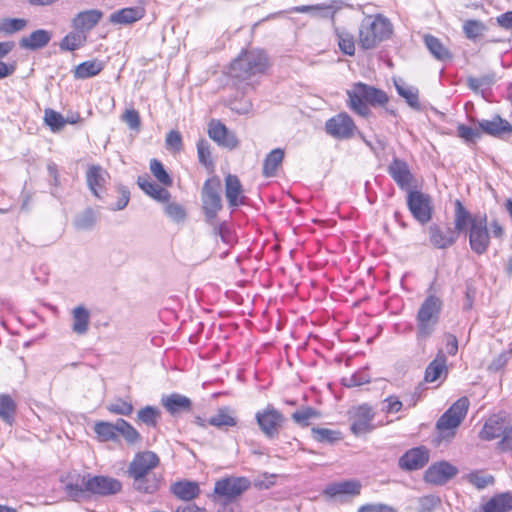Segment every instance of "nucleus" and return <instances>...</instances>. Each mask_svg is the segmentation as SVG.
Returning a JSON list of instances; mask_svg holds the SVG:
<instances>
[{
	"label": "nucleus",
	"mask_w": 512,
	"mask_h": 512,
	"mask_svg": "<svg viewBox=\"0 0 512 512\" xmlns=\"http://www.w3.org/2000/svg\"><path fill=\"white\" fill-rule=\"evenodd\" d=\"M358 512H396V510L386 504L375 503V504H367L362 506Z\"/></svg>",
	"instance_id": "nucleus-60"
},
{
	"label": "nucleus",
	"mask_w": 512,
	"mask_h": 512,
	"mask_svg": "<svg viewBox=\"0 0 512 512\" xmlns=\"http://www.w3.org/2000/svg\"><path fill=\"white\" fill-rule=\"evenodd\" d=\"M52 35L49 31L38 29L30 33L28 36L20 39V46L27 50H38L45 47L51 40Z\"/></svg>",
	"instance_id": "nucleus-29"
},
{
	"label": "nucleus",
	"mask_w": 512,
	"mask_h": 512,
	"mask_svg": "<svg viewBox=\"0 0 512 512\" xmlns=\"http://www.w3.org/2000/svg\"><path fill=\"white\" fill-rule=\"evenodd\" d=\"M505 434H511V430L507 431L504 428V421L502 418L493 416L485 422L483 428L479 432V437L482 440L491 441L500 436H502L503 439Z\"/></svg>",
	"instance_id": "nucleus-27"
},
{
	"label": "nucleus",
	"mask_w": 512,
	"mask_h": 512,
	"mask_svg": "<svg viewBox=\"0 0 512 512\" xmlns=\"http://www.w3.org/2000/svg\"><path fill=\"white\" fill-rule=\"evenodd\" d=\"M338 39V45L341 51L347 55L352 56L355 53V44L353 36L347 32L335 28Z\"/></svg>",
	"instance_id": "nucleus-45"
},
{
	"label": "nucleus",
	"mask_w": 512,
	"mask_h": 512,
	"mask_svg": "<svg viewBox=\"0 0 512 512\" xmlns=\"http://www.w3.org/2000/svg\"><path fill=\"white\" fill-rule=\"evenodd\" d=\"M127 431L128 423L124 419H118L115 424L105 421H97L94 424V432L101 442L116 440L120 435H125Z\"/></svg>",
	"instance_id": "nucleus-16"
},
{
	"label": "nucleus",
	"mask_w": 512,
	"mask_h": 512,
	"mask_svg": "<svg viewBox=\"0 0 512 512\" xmlns=\"http://www.w3.org/2000/svg\"><path fill=\"white\" fill-rule=\"evenodd\" d=\"M361 484L356 480L343 481L333 483L327 486L324 494L329 497H336L340 495H358L360 493Z\"/></svg>",
	"instance_id": "nucleus-32"
},
{
	"label": "nucleus",
	"mask_w": 512,
	"mask_h": 512,
	"mask_svg": "<svg viewBox=\"0 0 512 512\" xmlns=\"http://www.w3.org/2000/svg\"><path fill=\"white\" fill-rule=\"evenodd\" d=\"M255 420L261 432L267 438H274L282 428L285 417L273 405L269 404L264 409L256 412Z\"/></svg>",
	"instance_id": "nucleus-8"
},
{
	"label": "nucleus",
	"mask_w": 512,
	"mask_h": 512,
	"mask_svg": "<svg viewBox=\"0 0 512 512\" xmlns=\"http://www.w3.org/2000/svg\"><path fill=\"white\" fill-rule=\"evenodd\" d=\"M161 403L172 415H175L184 410H189L191 407L190 399L180 394H171L169 396H165L162 398Z\"/></svg>",
	"instance_id": "nucleus-34"
},
{
	"label": "nucleus",
	"mask_w": 512,
	"mask_h": 512,
	"mask_svg": "<svg viewBox=\"0 0 512 512\" xmlns=\"http://www.w3.org/2000/svg\"><path fill=\"white\" fill-rule=\"evenodd\" d=\"M388 172L401 189L408 192L411 190L414 177L405 161L394 159L389 165Z\"/></svg>",
	"instance_id": "nucleus-19"
},
{
	"label": "nucleus",
	"mask_w": 512,
	"mask_h": 512,
	"mask_svg": "<svg viewBox=\"0 0 512 512\" xmlns=\"http://www.w3.org/2000/svg\"><path fill=\"white\" fill-rule=\"evenodd\" d=\"M17 412V403L9 394H0V419L8 424L13 425Z\"/></svg>",
	"instance_id": "nucleus-36"
},
{
	"label": "nucleus",
	"mask_w": 512,
	"mask_h": 512,
	"mask_svg": "<svg viewBox=\"0 0 512 512\" xmlns=\"http://www.w3.org/2000/svg\"><path fill=\"white\" fill-rule=\"evenodd\" d=\"M458 230L456 228L446 227L442 229L437 225L429 227L430 241L438 249H445L453 245L458 239Z\"/></svg>",
	"instance_id": "nucleus-21"
},
{
	"label": "nucleus",
	"mask_w": 512,
	"mask_h": 512,
	"mask_svg": "<svg viewBox=\"0 0 512 512\" xmlns=\"http://www.w3.org/2000/svg\"><path fill=\"white\" fill-rule=\"evenodd\" d=\"M108 178V172L100 165L88 166L86 171V182L90 191L96 197L100 198L101 193L104 192Z\"/></svg>",
	"instance_id": "nucleus-20"
},
{
	"label": "nucleus",
	"mask_w": 512,
	"mask_h": 512,
	"mask_svg": "<svg viewBox=\"0 0 512 512\" xmlns=\"http://www.w3.org/2000/svg\"><path fill=\"white\" fill-rule=\"evenodd\" d=\"M250 487V481L245 477H227L215 483L214 492L225 502H231L240 497Z\"/></svg>",
	"instance_id": "nucleus-10"
},
{
	"label": "nucleus",
	"mask_w": 512,
	"mask_h": 512,
	"mask_svg": "<svg viewBox=\"0 0 512 512\" xmlns=\"http://www.w3.org/2000/svg\"><path fill=\"white\" fill-rule=\"evenodd\" d=\"M64 485V491L66 495L74 501L80 499L88 490L86 488L88 477L81 475L80 473H67V475L61 479Z\"/></svg>",
	"instance_id": "nucleus-17"
},
{
	"label": "nucleus",
	"mask_w": 512,
	"mask_h": 512,
	"mask_svg": "<svg viewBox=\"0 0 512 512\" xmlns=\"http://www.w3.org/2000/svg\"><path fill=\"white\" fill-rule=\"evenodd\" d=\"M463 28L468 38H476L481 34L483 26L478 21L468 20L464 23Z\"/></svg>",
	"instance_id": "nucleus-59"
},
{
	"label": "nucleus",
	"mask_w": 512,
	"mask_h": 512,
	"mask_svg": "<svg viewBox=\"0 0 512 512\" xmlns=\"http://www.w3.org/2000/svg\"><path fill=\"white\" fill-rule=\"evenodd\" d=\"M139 5L130 7V23L141 19L145 13L144 5L146 0H137Z\"/></svg>",
	"instance_id": "nucleus-61"
},
{
	"label": "nucleus",
	"mask_w": 512,
	"mask_h": 512,
	"mask_svg": "<svg viewBox=\"0 0 512 512\" xmlns=\"http://www.w3.org/2000/svg\"><path fill=\"white\" fill-rule=\"evenodd\" d=\"M340 9L336 1L331 3H321L316 5H302L293 8L297 13H310L311 16L316 18H334L335 13Z\"/></svg>",
	"instance_id": "nucleus-25"
},
{
	"label": "nucleus",
	"mask_w": 512,
	"mask_h": 512,
	"mask_svg": "<svg viewBox=\"0 0 512 512\" xmlns=\"http://www.w3.org/2000/svg\"><path fill=\"white\" fill-rule=\"evenodd\" d=\"M448 374L447 359L442 351H439L435 359L427 366L425 371V381L432 383L440 379H445Z\"/></svg>",
	"instance_id": "nucleus-26"
},
{
	"label": "nucleus",
	"mask_w": 512,
	"mask_h": 512,
	"mask_svg": "<svg viewBox=\"0 0 512 512\" xmlns=\"http://www.w3.org/2000/svg\"><path fill=\"white\" fill-rule=\"evenodd\" d=\"M458 469L447 461L437 462L431 465L425 472L424 479L427 483L443 485L452 479Z\"/></svg>",
	"instance_id": "nucleus-15"
},
{
	"label": "nucleus",
	"mask_w": 512,
	"mask_h": 512,
	"mask_svg": "<svg viewBox=\"0 0 512 512\" xmlns=\"http://www.w3.org/2000/svg\"><path fill=\"white\" fill-rule=\"evenodd\" d=\"M458 136L464 139L465 141H474L475 139L480 137V132L476 129H473L466 125H459L457 128Z\"/></svg>",
	"instance_id": "nucleus-58"
},
{
	"label": "nucleus",
	"mask_w": 512,
	"mask_h": 512,
	"mask_svg": "<svg viewBox=\"0 0 512 512\" xmlns=\"http://www.w3.org/2000/svg\"><path fill=\"white\" fill-rule=\"evenodd\" d=\"M469 408L467 397L459 398L437 421L436 428L441 439L450 440L464 420Z\"/></svg>",
	"instance_id": "nucleus-7"
},
{
	"label": "nucleus",
	"mask_w": 512,
	"mask_h": 512,
	"mask_svg": "<svg viewBox=\"0 0 512 512\" xmlns=\"http://www.w3.org/2000/svg\"><path fill=\"white\" fill-rule=\"evenodd\" d=\"M441 503L438 496L426 495L418 499L417 512H432Z\"/></svg>",
	"instance_id": "nucleus-51"
},
{
	"label": "nucleus",
	"mask_w": 512,
	"mask_h": 512,
	"mask_svg": "<svg viewBox=\"0 0 512 512\" xmlns=\"http://www.w3.org/2000/svg\"><path fill=\"white\" fill-rule=\"evenodd\" d=\"M482 512H510L512 510V493L503 492L494 495L481 506Z\"/></svg>",
	"instance_id": "nucleus-28"
},
{
	"label": "nucleus",
	"mask_w": 512,
	"mask_h": 512,
	"mask_svg": "<svg viewBox=\"0 0 512 512\" xmlns=\"http://www.w3.org/2000/svg\"><path fill=\"white\" fill-rule=\"evenodd\" d=\"M208 423L219 429L226 427H234L237 425V419L233 411L228 407L218 409L217 413L211 416Z\"/></svg>",
	"instance_id": "nucleus-38"
},
{
	"label": "nucleus",
	"mask_w": 512,
	"mask_h": 512,
	"mask_svg": "<svg viewBox=\"0 0 512 512\" xmlns=\"http://www.w3.org/2000/svg\"><path fill=\"white\" fill-rule=\"evenodd\" d=\"M399 95L406 99L407 103L413 107H419L418 91L417 89L405 85H396Z\"/></svg>",
	"instance_id": "nucleus-52"
},
{
	"label": "nucleus",
	"mask_w": 512,
	"mask_h": 512,
	"mask_svg": "<svg viewBox=\"0 0 512 512\" xmlns=\"http://www.w3.org/2000/svg\"><path fill=\"white\" fill-rule=\"evenodd\" d=\"M166 146L168 149L180 151L182 148V137L178 131L172 130L166 136Z\"/></svg>",
	"instance_id": "nucleus-57"
},
{
	"label": "nucleus",
	"mask_w": 512,
	"mask_h": 512,
	"mask_svg": "<svg viewBox=\"0 0 512 512\" xmlns=\"http://www.w3.org/2000/svg\"><path fill=\"white\" fill-rule=\"evenodd\" d=\"M160 463L158 455L152 451H140L130 462V477L133 487L144 493H153L158 489L159 481L152 472Z\"/></svg>",
	"instance_id": "nucleus-2"
},
{
	"label": "nucleus",
	"mask_w": 512,
	"mask_h": 512,
	"mask_svg": "<svg viewBox=\"0 0 512 512\" xmlns=\"http://www.w3.org/2000/svg\"><path fill=\"white\" fill-rule=\"evenodd\" d=\"M403 407V403L397 396H389L382 402V411L387 414L397 413Z\"/></svg>",
	"instance_id": "nucleus-55"
},
{
	"label": "nucleus",
	"mask_w": 512,
	"mask_h": 512,
	"mask_svg": "<svg viewBox=\"0 0 512 512\" xmlns=\"http://www.w3.org/2000/svg\"><path fill=\"white\" fill-rule=\"evenodd\" d=\"M374 412L368 405L358 406L350 411V429L353 434L359 436L371 432L374 429L372 421Z\"/></svg>",
	"instance_id": "nucleus-12"
},
{
	"label": "nucleus",
	"mask_w": 512,
	"mask_h": 512,
	"mask_svg": "<svg viewBox=\"0 0 512 512\" xmlns=\"http://www.w3.org/2000/svg\"><path fill=\"white\" fill-rule=\"evenodd\" d=\"M313 438L318 442L333 443L340 439V433L327 428H313Z\"/></svg>",
	"instance_id": "nucleus-48"
},
{
	"label": "nucleus",
	"mask_w": 512,
	"mask_h": 512,
	"mask_svg": "<svg viewBox=\"0 0 512 512\" xmlns=\"http://www.w3.org/2000/svg\"><path fill=\"white\" fill-rule=\"evenodd\" d=\"M391 33L392 27L386 18L380 15L367 16L361 22L358 42L363 49H373Z\"/></svg>",
	"instance_id": "nucleus-5"
},
{
	"label": "nucleus",
	"mask_w": 512,
	"mask_h": 512,
	"mask_svg": "<svg viewBox=\"0 0 512 512\" xmlns=\"http://www.w3.org/2000/svg\"><path fill=\"white\" fill-rule=\"evenodd\" d=\"M347 95L349 108L362 117L370 114L368 105H384L388 101L385 92L362 82L355 83Z\"/></svg>",
	"instance_id": "nucleus-3"
},
{
	"label": "nucleus",
	"mask_w": 512,
	"mask_h": 512,
	"mask_svg": "<svg viewBox=\"0 0 512 512\" xmlns=\"http://www.w3.org/2000/svg\"><path fill=\"white\" fill-rule=\"evenodd\" d=\"M442 310V300L435 296L429 295L421 304L416 321H417V339L424 341L428 339L436 329Z\"/></svg>",
	"instance_id": "nucleus-6"
},
{
	"label": "nucleus",
	"mask_w": 512,
	"mask_h": 512,
	"mask_svg": "<svg viewBox=\"0 0 512 512\" xmlns=\"http://www.w3.org/2000/svg\"><path fill=\"white\" fill-rule=\"evenodd\" d=\"M43 121L54 133L61 131L66 125V120L63 115L51 108L44 110Z\"/></svg>",
	"instance_id": "nucleus-42"
},
{
	"label": "nucleus",
	"mask_w": 512,
	"mask_h": 512,
	"mask_svg": "<svg viewBox=\"0 0 512 512\" xmlns=\"http://www.w3.org/2000/svg\"><path fill=\"white\" fill-rule=\"evenodd\" d=\"M231 109L238 114H247L252 109V103L248 100H245L243 102L242 101L233 102L231 104Z\"/></svg>",
	"instance_id": "nucleus-63"
},
{
	"label": "nucleus",
	"mask_w": 512,
	"mask_h": 512,
	"mask_svg": "<svg viewBox=\"0 0 512 512\" xmlns=\"http://www.w3.org/2000/svg\"><path fill=\"white\" fill-rule=\"evenodd\" d=\"M87 42V35L79 30H75L64 36L60 43V49L63 51H75Z\"/></svg>",
	"instance_id": "nucleus-39"
},
{
	"label": "nucleus",
	"mask_w": 512,
	"mask_h": 512,
	"mask_svg": "<svg viewBox=\"0 0 512 512\" xmlns=\"http://www.w3.org/2000/svg\"><path fill=\"white\" fill-rule=\"evenodd\" d=\"M138 184L140 188L153 199L159 202H168L170 193L164 187H161L150 179L146 178H139Z\"/></svg>",
	"instance_id": "nucleus-37"
},
{
	"label": "nucleus",
	"mask_w": 512,
	"mask_h": 512,
	"mask_svg": "<svg viewBox=\"0 0 512 512\" xmlns=\"http://www.w3.org/2000/svg\"><path fill=\"white\" fill-rule=\"evenodd\" d=\"M479 127L482 132L498 138H504L512 133L511 124L499 116L479 121Z\"/></svg>",
	"instance_id": "nucleus-24"
},
{
	"label": "nucleus",
	"mask_w": 512,
	"mask_h": 512,
	"mask_svg": "<svg viewBox=\"0 0 512 512\" xmlns=\"http://www.w3.org/2000/svg\"><path fill=\"white\" fill-rule=\"evenodd\" d=\"M166 215L174 222H183L186 218V212L184 208L177 203H168L165 206Z\"/></svg>",
	"instance_id": "nucleus-54"
},
{
	"label": "nucleus",
	"mask_w": 512,
	"mask_h": 512,
	"mask_svg": "<svg viewBox=\"0 0 512 512\" xmlns=\"http://www.w3.org/2000/svg\"><path fill=\"white\" fill-rule=\"evenodd\" d=\"M220 181L217 178L208 179L202 189L203 210L206 218L212 221L222 208L219 194Z\"/></svg>",
	"instance_id": "nucleus-11"
},
{
	"label": "nucleus",
	"mask_w": 512,
	"mask_h": 512,
	"mask_svg": "<svg viewBox=\"0 0 512 512\" xmlns=\"http://www.w3.org/2000/svg\"><path fill=\"white\" fill-rule=\"evenodd\" d=\"M320 417V413L312 407H305L292 414V419L302 426H308L309 420Z\"/></svg>",
	"instance_id": "nucleus-46"
},
{
	"label": "nucleus",
	"mask_w": 512,
	"mask_h": 512,
	"mask_svg": "<svg viewBox=\"0 0 512 512\" xmlns=\"http://www.w3.org/2000/svg\"><path fill=\"white\" fill-rule=\"evenodd\" d=\"M96 221V214L92 209L85 210L75 220V227L79 230L91 228Z\"/></svg>",
	"instance_id": "nucleus-53"
},
{
	"label": "nucleus",
	"mask_w": 512,
	"mask_h": 512,
	"mask_svg": "<svg viewBox=\"0 0 512 512\" xmlns=\"http://www.w3.org/2000/svg\"><path fill=\"white\" fill-rule=\"evenodd\" d=\"M284 158V151L280 148L272 150L265 158L263 164V174L266 177L275 175L277 168L282 163Z\"/></svg>",
	"instance_id": "nucleus-41"
},
{
	"label": "nucleus",
	"mask_w": 512,
	"mask_h": 512,
	"mask_svg": "<svg viewBox=\"0 0 512 512\" xmlns=\"http://www.w3.org/2000/svg\"><path fill=\"white\" fill-rule=\"evenodd\" d=\"M467 481L477 489H484L494 483V477L480 472H471L466 476Z\"/></svg>",
	"instance_id": "nucleus-49"
},
{
	"label": "nucleus",
	"mask_w": 512,
	"mask_h": 512,
	"mask_svg": "<svg viewBox=\"0 0 512 512\" xmlns=\"http://www.w3.org/2000/svg\"><path fill=\"white\" fill-rule=\"evenodd\" d=\"M110 22L113 24H127L128 23V8H123L110 15Z\"/></svg>",
	"instance_id": "nucleus-62"
},
{
	"label": "nucleus",
	"mask_w": 512,
	"mask_h": 512,
	"mask_svg": "<svg viewBox=\"0 0 512 512\" xmlns=\"http://www.w3.org/2000/svg\"><path fill=\"white\" fill-rule=\"evenodd\" d=\"M208 134L220 146L234 149L238 145L236 136L218 120H212L209 123Z\"/></svg>",
	"instance_id": "nucleus-18"
},
{
	"label": "nucleus",
	"mask_w": 512,
	"mask_h": 512,
	"mask_svg": "<svg viewBox=\"0 0 512 512\" xmlns=\"http://www.w3.org/2000/svg\"><path fill=\"white\" fill-rule=\"evenodd\" d=\"M173 495L178 499L190 501L200 494V487L197 482L182 480L171 485L170 488Z\"/></svg>",
	"instance_id": "nucleus-30"
},
{
	"label": "nucleus",
	"mask_w": 512,
	"mask_h": 512,
	"mask_svg": "<svg viewBox=\"0 0 512 512\" xmlns=\"http://www.w3.org/2000/svg\"><path fill=\"white\" fill-rule=\"evenodd\" d=\"M150 170L154 177L163 185L170 186L172 179L164 169L161 162L156 159H152L150 162Z\"/></svg>",
	"instance_id": "nucleus-47"
},
{
	"label": "nucleus",
	"mask_w": 512,
	"mask_h": 512,
	"mask_svg": "<svg viewBox=\"0 0 512 512\" xmlns=\"http://www.w3.org/2000/svg\"><path fill=\"white\" fill-rule=\"evenodd\" d=\"M27 21L21 18H4L0 20V33L11 35L23 30Z\"/></svg>",
	"instance_id": "nucleus-44"
},
{
	"label": "nucleus",
	"mask_w": 512,
	"mask_h": 512,
	"mask_svg": "<svg viewBox=\"0 0 512 512\" xmlns=\"http://www.w3.org/2000/svg\"><path fill=\"white\" fill-rule=\"evenodd\" d=\"M225 195L230 206L236 207L243 203L242 185L237 176L229 174L225 178Z\"/></svg>",
	"instance_id": "nucleus-31"
},
{
	"label": "nucleus",
	"mask_w": 512,
	"mask_h": 512,
	"mask_svg": "<svg viewBox=\"0 0 512 512\" xmlns=\"http://www.w3.org/2000/svg\"><path fill=\"white\" fill-rule=\"evenodd\" d=\"M16 62L6 63L0 60V79L11 76L16 71Z\"/></svg>",
	"instance_id": "nucleus-64"
},
{
	"label": "nucleus",
	"mask_w": 512,
	"mask_h": 512,
	"mask_svg": "<svg viewBox=\"0 0 512 512\" xmlns=\"http://www.w3.org/2000/svg\"><path fill=\"white\" fill-rule=\"evenodd\" d=\"M429 461V451L425 447H417L407 451L399 460L401 468L417 470Z\"/></svg>",
	"instance_id": "nucleus-22"
},
{
	"label": "nucleus",
	"mask_w": 512,
	"mask_h": 512,
	"mask_svg": "<svg viewBox=\"0 0 512 512\" xmlns=\"http://www.w3.org/2000/svg\"><path fill=\"white\" fill-rule=\"evenodd\" d=\"M86 488L90 494L109 496L118 493L122 489V484L117 479L107 476H88Z\"/></svg>",
	"instance_id": "nucleus-14"
},
{
	"label": "nucleus",
	"mask_w": 512,
	"mask_h": 512,
	"mask_svg": "<svg viewBox=\"0 0 512 512\" xmlns=\"http://www.w3.org/2000/svg\"><path fill=\"white\" fill-rule=\"evenodd\" d=\"M268 66V58L262 50H245L231 63L230 75L239 80H247L264 73Z\"/></svg>",
	"instance_id": "nucleus-4"
},
{
	"label": "nucleus",
	"mask_w": 512,
	"mask_h": 512,
	"mask_svg": "<svg viewBox=\"0 0 512 512\" xmlns=\"http://www.w3.org/2000/svg\"><path fill=\"white\" fill-rule=\"evenodd\" d=\"M343 382L348 387H356V386H361L363 384L369 383L370 377L365 371H362V372L353 374L352 376H350L348 378H344Z\"/></svg>",
	"instance_id": "nucleus-56"
},
{
	"label": "nucleus",
	"mask_w": 512,
	"mask_h": 512,
	"mask_svg": "<svg viewBox=\"0 0 512 512\" xmlns=\"http://www.w3.org/2000/svg\"><path fill=\"white\" fill-rule=\"evenodd\" d=\"M103 70V64L97 59L84 61L73 70L75 79H87L98 75Z\"/></svg>",
	"instance_id": "nucleus-35"
},
{
	"label": "nucleus",
	"mask_w": 512,
	"mask_h": 512,
	"mask_svg": "<svg viewBox=\"0 0 512 512\" xmlns=\"http://www.w3.org/2000/svg\"><path fill=\"white\" fill-rule=\"evenodd\" d=\"M103 13L97 9L85 10L77 13L71 21L73 29L86 34L92 30L102 19Z\"/></svg>",
	"instance_id": "nucleus-23"
},
{
	"label": "nucleus",
	"mask_w": 512,
	"mask_h": 512,
	"mask_svg": "<svg viewBox=\"0 0 512 512\" xmlns=\"http://www.w3.org/2000/svg\"><path fill=\"white\" fill-rule=\"evenodd\" d=\"M407 205L413 217L422 224L429 222L432 218V201L428 194L418 190H409Z\"/></svg>",
	"instance_id": "nucleus-9"
},
{
	"label": "nucleus",
	"mask_w": 512,
	"mask_h": 512,
	"mask_svg": "<svg viewBox=\"0 0 512 512\" xmlns=\"http://www.w3.org/2000/svg\"><path fill=\"white\" fill-rule=\"evenodd\" d=\"M160 410L153 406H146L137 413V420L149 427H155L160 418Z\"/></svg>",
	"instance_id": "nucleus-43"
},
{
	"label": "nucleus",
	"mask_w": 512,
	"mask_h": 512,
	"mask_svg": "<svg viewBox=\"0 0 512 512\" xmlns=\"http://www.w3.org/2000/svg\"><path fill=\"white\" fill-rule=\"evenodd\" d=\"M72 330L77 335H84L89 330L90 311L83 305L76 306L72 310Z\"/></svg>",
	"instance_id": "nucleus-33"
},
{
	"label": "nucleus",
	"mask_w": 512,
	"mask_h": 512,
	"mask_svg": "<svg viewBox=\"0 0 512 512\" xmlns=\"http://www.w3.org/2000/svg\"><path fill=\"white\" fill-rule=\"evenodd\" d=\"M327 134L338 139H348L354 135L356 126L347 113H340L326 121Z\"/></svg>",
	"instance_id": "nucleus-13"
},
{
	"label": "nucleus",
	"mask_w": 512,
	"mask_h": 512,
	"mask_svg": "<svg viewBox=\"0 0 512 512\" xmlns=\"http://www.w3.org/2000/svg\"><path fill=\"white\" fill-rule=\"evenodd\" d=\"M454 225L458 232H465L469 237L471 250L482 255L487 252L490 245V233L486 216H473L462 203L455 202Z\"/></svg>",
	"instance_id": "nucleus-1"
},
{
	"label": "nucleus",
	"mask_w": 512,
	"mask_h": 512,
	"mask_svg": "<svg viewBox=\"0 0 512 512\" xmlns=\"http://www.w3.org/2000/svg\"><path fill=\"white\" fill-rule=\"evenodd\" d=\"M424 43L427 49L436 59L441 61L451 59V54L449 50L442 44V42L438 38L432 35H425Z\"/></svg>",
	"instance_id": "nucleus-40"
},
{
	"label": "nucleus",
	"mask_w": 512,
	"mask_h": 512,
	"mask_svg": "<svg viewBox=\"0 0 512 512\" xmlns=\"http://www.w3.org/2000/svg\"><path fill=\"white\" fill-rule=\"evenodd\" d=\"M197 153L201 164L209 168L213 166L209 143L205 139L197 142Z\"/></svg>",
	"instance_id": "nucleus-50"
}]
</instances>
